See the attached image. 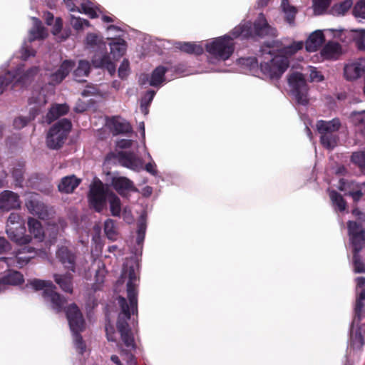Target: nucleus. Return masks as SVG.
I'll use <instances>...</instances> for the list:
<instances>
[{
    "label": "nucleus",
    "mask_w": 365,
    "mask_h": 365,
    "mask_svg": "<svg viewBox=\"0 0 365 365\" xmlns=\"http://www.w3.org/2000/svg\"><path fill=\"white\" fill-rule=\"evenodd\" d=\"M39 69L37 66H33L25 71L24 65H19L15 71H9L4 75L0 74V94L3 93L6 86L11 83H20L26 84L30 82L38 73Z\"/></svg>",
    "instance_id": "6e6552de"
},
{
    "label": "nucleus",
    "mask_w": 365,
    "mask_h": 365,
    "mask_svg": "<svg viewBox=\"0 0 365 365\" xmlns=\"http://www.w3.org/2000/svg\"><path fill=\"white\" fill-rule=\"evenodd\" d=\"M326 30L327 29L324 31L316 30L309 35V38L305 42V48L307 51H316L322 46V44L325 41V36L323 34L324 31L326 33L332 34L333 35L335 34V32H329Z\"/></svg>",
    "instance_id": "a878e982"
},
{
    "label": "nucleus",
    "mask_w": 365,
    "mask_h": 365,
    "mask_svg": "<svg viewBox=\"0 0 365 365\" xmlns=\"http://www.w3.org/2000/svg\"><path fill=\"white\" fill-rule=\"evenodd\" d=\"M112 192L107 185L101 180H95L90 186L88 195V202L96 212H101L107 207V202Z\"/></svg>",
    "instance_id": "9d476101"
},
{
    "label": "nucleus",
    "mask_w": 365,
    "mask_h": 365,
    "mask_svg": "<svg viewBox=\"0 0 365 365\" xmlns=\"http://www.w3.org/2000/svg\"><path fill=\"white\" fill-rule=\"evenodd\" d=\"M71 128V123L67 119H62L54 124L47 135L48 147L51 149H57L62 146Z\"/></svg>",
    "instance_id": "ddd939ff"
},
{
    "label": "nucleus",
    "mask_w": 365,
    "mask_h": 365,
    "mask_svg": "<svg viewBox=\"0 0 365 365\" xmlns=\"http://www.w3.org/2000/svg\"><path fill=\"white\" fill-rule=\"evenodd\" d=\"M19 196L12 191L4 190L0 194V210L9 211L20 207Z\"/></svg>",
    "instance_id": "b1692460"
},
{
    "label": "nucleus",
    "mask_w": 365,
    "mask_h": 365,
    "mask_svg": "<svg viewBox=\"0 0 365 365\" xmlns=\"http://www.w3.org/2000/svg\"><path fill=\"white\" fill-rule=\"evenodd\" d=\"M356 284L358 288H361L359 296L356 299V304L355 307L356 315L360 318L362 309L364 307L363 301L365 299V277H359L356 279Z\"/></svg>",
    "instance_id": "e433bc0d"
},
{
    "label": "nucleus",
    "mask_w": 365,
    "mask_h": 365,
    "mask_svg": "<svg viewBox=\"0 0 365 365\" xmlns=\"http://www.w3.org/2000/svg\"><path fill=\"white\" fill-rule=\"evenodd\" d=\"M107 38L111 41L114 39L120 38V37L123 34V31L120 26L116 25H110L106 28Z\"/></svg>",
    "instance_id": "603ef678"
},
{
    "label": "nucleus",
    "mask_w": 365,
    "mask_h": 365,
    "mask_svg": "<svg viewBox=\"0 0 365 365\" xmlns=\"http://www.w3.org/2000/svg\"><path fill=\"white\" fill-rule=\"evenodd\" d=\"M329 4V0H313V9L314 14H322L327 10Z\"/></svg>",
    "instance_id": "864d4df0"
},
{
    "label": "nucleus",
    "mask_w": 365,
    "mask_h": 365,
    "mask_svg": "<svg viewBox=\"0 0 365 365\" xmlns=\"http://www.w3.org/2000/svg\"><path fill=\"white\" fill-rule=\"evenodd\" d=\"M351 160L365 171V151L354 153L351 155Z\"/></svg>",
    "instance_id": "5fc2aeb1"
},
{
    "label": "nucleus",
    "mask_w": 365,
    "mask_h": 365,
    "mask_svg": "<svg viewBox=\"0 0 365 365\" xmlns=\"http://www.w3.org/2000/svg\"><path fill=\"white\" fill-rule=\"evenodd\" d=\"M24 282L23 275L16 271L9 272L7 274L0 277V285L4 291L9 286L18 285Z\"/></svg>",
    "instance_id": "473e14b6"
},
{
    "label": "nucleus",
    "mask_w": 365,
    "mask_h": 365,
    "mask_svg": "<svg viewBox=\"0 0 365 365\" xmlns=\"http://www.w3.org/2000/svg\"><path fill=\"white\" fill-rule=\"evenodd\" d=\"M129 62L127 59H124L118 68V76L120 78L123 79L129 75Z\"/></svg>",
    "instance_id": "13d9d810"
},
{
    "label": "nucleus",
    "mask_w": 365,
    "mask_h": 365,
    "mask_svg": "<svg viewBox=\"0 0 365 365\" xmlns=\"http://www.w3.org/2000/svg\"><path fill=\"white\" fill-rule=\"evenodd\" d=\"M348 232L354 252L353 257L354 270L356 273L365 272V266L358 255V252L361 250L365 245V230H363L356 222L349 221Z\"/></svg>",
    "instance_id": "423d86ee"
},
{
    "label": "nucleus",
    "mask_w": 365,
    "mask_h": 365,
    "mask_svg": "<svg viewBox=\"0 0 365 365\" xmlns=\"http://www.w3.org/2000/svg\"><path fill=\"white\" fill-rule=\"evenodd\" d=\"M106 336L108 341H114L116 340L115 332L113 327L111 325H106Z\"/></svg>",
    "instance_id": "0e129e2a"
},
{
    "label": "nucleus",
    "mask_w": 365,
    "mask_h": 365,
    "mask_svg": "<svg viewBox=\"0 0 365 365\" xmlns=\"http://www.w3.org/2000/svg\"><path fill=\"white\" fill-rule=\"evenodd\" d=\"M239 63L246 66L254 76L274 80L282 76L289 67V61L276 52L274 44H267L262 46L259 60L248 57L239 59Z\"/></svg>",
    "instance_id": "7ed1b4c3"
},
{
    "label": "nucleus",
    "mask_w": 365,
    "mask_h": 365,
    "mask_svg": "<svg viewBox=\"0 0 365 365\" xmlns=\"http://www.w3.org/2000/svg\"><path fill=\"white\" fill-rule=\"evenodd\" d=\"M326 31L329 32H335L334 37L339 38L341 41H345V39L342 37L343 35L345 36L346 35H349L351 38H353L358 49L360 51H365V29L349 31L344 29H329Z\"/></svg>",
    "instance_id": "6ab92c4d"
},
{
    "label": "nucleus",
    "mask_w": 365,
    "mask_h": 365,
    "mask_svg": "<svg viewBox=\"0 0 365 365\" xmlns=\"http://www.w3.org/2000/svg\"><path fill=\"white\" fill-rule=\"evenodd\" d=\"M28 231L31 240L34 239L37 242H42L44 239L45 234L43 227L39 221L33 217H29L27 221ZM22 235H26L24 232Z\"/></svg>",
    "instance_id": "cd10ccee"
},
{
    "label": "nucleus",
    "mask_w": 365,
    "mask_h": 365,
    "mask_svg": "<svg viewBox=\"0 0 365 365\" xmlns=\"http://www.w3.org/2000/svg\"><path fill=\"white\" fill-rule=\"evenodd\" d=\"M32 21L33 28L29 32V40L25 41L21 48V55L24 60L35 56L36 51L30 46L29 43L36 39H43L47 36V32L42 26L41 22L36 18H32Z\"/></svg>",
    "instance_id": "f3484780"
},
{
    "label": "nucleus",
    "mask_w": 365,
    "mask_h": 365,
    "mask_svg": "<svg viewBox=\"0 0 365 365\" xmlns=\"http://www.w3.org/2000/svg\"><path fill=\"white\" fill-rule=\"evenodd\" d=\"M365 73V58L347 61L344 66V76L347 81H355Z\"/></svg>",
    "instance_id": "a211bd4d"
},
{
    "label": "nucleus",
    "mask_w": 365,
    "mask_h": 365,
    "mask_svg": "<svg viewBox=\"0 0 365 365\" xmlns=\"http://www.w3.org/2000/svg\"><path fill=\"white\" fill-rule=\"evenodd\" d=\"M98 269L96 272V280L98 284H101L103 282V279L106 276V271L105 269V264L101 261L96 262Z\"/></svg>",
    "instance_id": "4d7b16f0"
},
{
    "label": "nucleus",
    "mask_w": 365,
    "mask_h": 365,
    "mask_svg": "<svg viewBox=\"0 0 365 365\" xmlns=\"http://www.w3.org/2000/svg\"><path fill=\"white\" fill-rule=\"evenodd\" d=\"M119 155L120 163L123 166L136 172L143 169V160L134 153L122 152Z\"/></svg>",
    "instance_id": "393cba45"
},
{
    "label": "nucleus",
    "mask_w": 365,
    "mask_h": 365,
    "mask_svg": "<svg viewBox=\"0 0 365 365\" xmlns=\"http://www.w3.org/2000/svg\"><path fill=\"white\" fill-rule=\"evenodd\" d=\"M63 3L71 12L83 13L91 19L101 18L105 23H113L116 20L114 16L105 14L100 6L90 0H63Z\"/></svg>",
    "instance_id": "20e7f679"
},
{
    "label": "nucleus",
    "mask_w": 365,
    "mask_h": 365,
    "mask_svg": "<svg viewBox=\"0 0 365 365\" xmlns=\"http://www.w3.org/2000/svg\"><path fill=\"white\" fill-rule=\"evenodd\" d=\"M155 92L154 91H148L141 99L140 110L144 115L148 113V106L152 102Z\"/></svg>",
    "instance_id": "3c124183"
},
{
    "label": "nucleus",
    "mask_w": 365,
    "mask_h": 365,
    "mask_svg": "<svg viewBox=\"0 0 365 365\" xmlns=\"http://www.w3.org/2000/svg\"><path fill=\"white\" fill-rule=\"evenodd\" d=\"M110 54L113 60L117 61L122 57L127 49V44L123 38H118L111 41L109 43Z\"/></svg>",
    "instance_id": "2f4dec72"
},
{
    "label": "nucleus",
    "mask_w": 365,
    "mask_h": 365,
    "mask_svg": "<svg viewBox=\"0 0 365 365\" xmlns=\"http://www.w3.org/2000/svg\"><path fill=\"white\" fill-rule=\"evenodd\" d=\"M104 232L107 237L110 240H117V232L115 222L111 219H108L104 223Z\"/></svg>",
    "instance_id": "8fccbe9b"
},
{
    "label": "nucleus",
    "mask_w": 365,
    "mask_h": 365,
    "mask_svg": "<svg viewBox=\"0 0 365 365\" xmlns=\"http://www.w3.org/2000/svg\"><path fill=\"white\" fill-rule=\"evenodd\" d=\"M108 196L109 197L107 203L109 204L111 215L114 217H120L122 211L120 198L113 192H112Z\"/></svg>",
    "instance_id": "a19ab883"
},
{
    "label": "nucleus",
    "mask_w": 365,
    "mask_h": 365,
    "mask_svg": "<svg viewBox=\"0 0 365 365\" xmlns=\"http://www.w3.org/2000/svg\"><path fill=\"white\" fill-rule=\"evenodd\" d=\"M54 280L60 288L66 292L71 293L73 292V276L71 274L53 275Z\"/></svg>",
    "instance_id": "72a5a7b5"
},
{
    "label": "nucleus",
    "mask_w": 365,
    "mask_h": 365,
    "mask_svg": "<svg viewBox=\"0 0 365 365\" xmlns=\"http://www.w3.org/2000/svg\"><path fill=\"white\" fill-rule=\"evenodd\" d=\"M24 220L18 213L10 214L7 222L6 232L9 238L19 245H26L31 242L29 235H22L24 232Z\"/></svg>",
    "instance_id": "1a4fd4ad"
},
{
    "label": "nucleus",
    "mask_w": 365,
    "mask_h": 365,
    "mask_svg": "<svg viewBox=\"0 0 365 365\" xmlns=\"http://www.w3.org/2000/svg\"><path fill=\"white\" fill-rule=\"evenodd\" d=\"M94 229V231L96 234V236L95 237H93V240H95L96 242V247L97 249H99L101 250V240H100V237H99V235H100V232H101V227L99 225H96L93 227Z\"/></svg>",
    "instance_id": "774afa93"
},
{
    "label": "nucleus",
    "mask_w": 365,
    "mask_h": 365,
    "mask_svg": "<svg viewBox=\"0 0 365 365\" xmlns=\"http://www.w3.org/2000/svg\"><path fill=\"white\" fill-rule=\"evenodd\" d=\"M70 24L76 31H82L90 26L88 21L81 17H76L73 14L70 15Z\"/></svg>",
    "instance_id": "de8ad7c7"
},
{
    "label": "nucleus",
    "mask_w": 365,
    "mask_h": 365,
    "mask_svg": "<svg viewBox=\"0 0 365 365\" xmlns=\"http://www.w3.org/2000/svg\"><path fill=\"white\" fill-rule=\"evenodd\" d=\"M68 324L72 332L76 349L81 354L86 351V345L80 333L85 329V320L76 304L70 305L66 311Z\"/></svg>",
    "instance_id": "39448f33"
},
{
    "label": "nucleus",
    "mask_w": 365,
    "mask_h": 365,
    "mask_svg": "<svg viewBox=\"0 0 365 365\" xmlns=\"http://www.w3.org/2000/svg\"><path fill=\"white\" fill-rule=\"evenodd\" d=\"M99 94L98 89L93 86H87L82 92V96L85 97L98 96Z\"/></svg>",
    "instance_id": "e2e57ef3"
},
{
    "label": "nucleus",
    "mask_w": 365,
    "mask_h": 365,
    "mask_svg": "<svg viewBox=\"0 0 365 365\" xmlns=\"http://www.w3.org/2000/svg\"><path fill=\"white\" fill-rule=\"evenodd\" d=\"M340 125L341 123L338 119L317 122V129L321 135V143L325 148L332 150L337 145L339 138L335 133L339 129Z\"/></svg>",
    "instance_id": "9b49d317"
},
{
    "label": "nucleus",
    "mask_w": 365,
    "mask_h": 365,
    "mask_svg": "<svg viewBox=\"0 0 365 365\" xmlns=\"http://www.w3.org/2000/svg\"><path fill=\"white\" fill-rule=\"evenodd\" d=\"M62 19L61 18H56L52 29L53 34L56 35L58 32H60L62 29Z\"/></svg>",
    "instance_id": "338daca9"
},
{
    "label": "nucleus",
    "mask_w": 365,
    "mask_h": 365,
    "mask_svg": "<svg viewBox=\"0 0 365 365\" xmlns=\"http://www.w3.org/2000/svg\"><path fill=\"white\" fill-rule=\"evenodd\" d=\"M122 215H123V220L127 223L130 224L133 222L134 218L131 213V210L128 206H125L123 207Z\"/></svg>",
    "instance_id": "680f3d73"
},
{
    "label": "nucleus",
    "mask_w": 365,
    "mask_h": 365,
    "mask_svg": "<svg viewBox=\"0 0 365 365\" xmlns=\"http://www.w3.org/2000/svg\"><path fill=\"white\" fill-rule=\"evenodd\" d=\"M127 280V300L122 297H118V304L120 307V312L118 314L117 327L120 334L122 341L129 349L135 348L134 339L130 332V326H135L137 323L132 316L138 314V264L134 259H128L123 264L120 279L117 282V287L123 284Z\"/></svg>",
    "instance_id": "f03ea898"
},
{
    "label": "nucleus",
    "mask_w": 365,
    "mask_h": 365,
    "mask_svg": "<svg viewBox=\"0 0 365 365\" xmlns=\"http://www.w3.org/2000/svg\"><path fill=\"white\" fill-rule=\"evenodd\" d=\"M107 125L114 134L127 133L131 131L129 123L120 117H113L108 120Z\"/></svg>",
    "instance_id": "c85d7f7f"
},
{
    "label": "nucleus",
    "mask_w": 365,
    "mask_h": 365,
    "mask_svg": "<svg viewBox=\"0 0 365 365\" xmlns=\"http://www.w3.org/2000/svg\"><path fill=\"white\" fill-rule=\"evenodd\" d=\"M110 184L120 195H124L127 192L137 191L133 182L125 177L116 175H113Z\"/></svg>",
    "instance_id": "5701e85b"
},
{
    "label": "nucleus",
    "mask_w": 365,
    "mask_h": 365,
    "mask_svg": "<svg viewBox=\"0 0 365 365\" xmlns=\"http://www.w3.org/2000/svg\"><path fill=\"white\" fill-rule=\"evenodd\" d=\"M341 53V46L339 43L329 41L322 48L321 54L325 59L336 58Z\"/></svg>",
    "instance_id": "c9c22d12"
},
{
    "label": "nucleus",
    "mask_w": 365,
    "mask_h": 365,
    "mask_svg": "<svg viewBox=\"0 0 365 365\" xmlns=\"http://www.w3.org/2000/svg\"><path fill=\"white\" fill-rule=\"evenodd\" d=\"M304 46L303 41H294L289 46H284L282 48L278 49L275 47L276 52L279 55H282L283 58H287L289 61V58L294 55L299 50L302 49Z\"/></svg>",
    "instance_id": "f704fd0d"
},
{
    "label": "nucleus",
    "mask_w": 365,
    "mask_h": 365,
    "mask_svg": "<svg viewBox=\"0 0 365 365\" xmlns=\"http://www.w3.org/2000/svg\"><path fill=\"white\" fill-rule=\"evenodd\" d=\"M353 14L356 18L365 19V0L359 1L353 9Z\"/></svg>",
    "instance_id": "6e6d98bb"
},
{
    "label": "nucleus",
    "mask_w": 365,
    "mask_h": 365,
    "mask_svg": "<svg viewBox=\"0 0 365 365\" xmlns=\"http://www.w3.org/2000/svg\"><path fill=\"white\" fill-rule=\"evenodd\" d=\"M80 182L81 180L73 175L63 177L58 185V190L61 192L71 193Z\"/></svg>",
    "instance_id": "7c9ffc66"
},
{
    "label": "nucleus",
    "mask_w": 365,
    "mask_h": 365,
    "mask_svg": "<svg viewBox=\"0 0 365 365\" xmlns=\"http://www.w3.org/2000/svg\"><path fill=\"white\" fill-rule=\"evenodd\" d=\"M92 63L96 68L107 69L110 75L115 72V65L106 53H96L92 58Z\"/></svg>",
    "instance_id": "bb28decb"
},
{
    "label": "nucleus",
    "mask_w": 365,
    "mask_h": 365,
    "mask_svg": "<svg viewBox=\"0 0 365 365\" xmlns=\"http://www.w3.org/2000/svg\"><path fill=\"white\" fill-rule=\"evenodd\" d=\"M353 5L352 0H344L342 2L334 4L330 9V14L339 16L345 15Z\"/></svg>",
    "instance_id": "ea45409f"
},
{
    "label": "nucleus",
    "mask_w": 365,
    "mask_h": 365,
    "mask_svg": "<svg viewBox=\"0 0 365 365\" xmlns=\"http://www.w3.org/2000/svg\"><path fill=\"white\" fill-rule=\"evenodd\" d=\"M282 11L285 14V19L290 25L294 24L297 9L294 6L290 5L288 0H282L281 4Z\"/></svg>",
    "instance_id": "37998d69"
},
{
    "label": "nucleus",
    "mask_w": 365,
    "mask_h": 365,
    "mask_svg": "<svg viewBox=\"0 0 365 365\" xmlns=\"http://www.w3.org/2000/svg\"><path fill=\"white\" fill-rule=\"evenodd\" d=\"M68 111V106L66 104H56L53 106L47 114L48 123L52 122L58 117L65 115Z\"/></svg>",
    "instance_id": "4c0bfd02"
},
{
    "label": "nucleus",
    "mask_w": 365,
    "mask_h": 365,
    "mask_svg": "<svg viewBox=\"0 0 365 365\" xmlns=\"http://www.w3.org/2000/svg\"><path fill=\"white\" fill-rule=\"evenodd\" d=\"M146 231V215L145 213H143L138 222V236H137V242L138 244H141L145 238Z\"/></svg>",
    "instance_id": "09e8293b"
},
{
    "label": "nucleus",
    "mask_w": 365,
    "mask_h": 365,
    "mask_svg": "<svg viewBox=\"0 0 365 365\" xmlns=\"http://www.w3.org/2000/svg\"><path fill=\"white\" fill-rule=\"evenodd\" d=\"M277 35V29L267 23L263 14H259L253 26L250 21H244L230 34L208 41L205 45L210 55L208 63L217 65L229 59L235 50V38L266 36L274 37Z\"/></svg>",
    "instance_id": "f257e3e1"
},
{
    "label": "nucleus",
    "mask_w": 365,
    "mask_h": 365,
    "mask_svg": "<svg viewBox=\"0 0 365 365\" xmlns=\"http://www.w3.org/2000/svg\"><path fill=\"white\" fill-rule=\"evenodd\" d=\"M364 345V339L359 328L351 327L350 333V346L354 349H360Z\"/></svg>",
    "instance_id": "79ce46f5"
},
{
    "label": "nucleus",
    "mask_w": 365,
    "mask_h": 365,
    "mask_svg": "<svg viewBox=\"0 0 365 365\" xmlns=\"http://www.w3.org/2000/svg\"><path fill=\"white\" fill-rule=\"evenodd\" d=\"M46 102L47 99L44 89H41V91L35 89L29 98V106H31L30 109L35 110V113H32L29 118L21 116L16 118L14 120V127L17 129L24 128L29 120L35 118L38 110L43 106Z\"/></svg>",
    "instance_id": "2eb2a0df"
},
{
    "label": "nucleus",
    "mask_w": 365,
    "mask_h": 365,
    "mask_svg": "<svg viewBox=\"0 0 365 365\" xmlns=\"http://www.w3.org/2000/svg\"><path fill=\"white\" fill-rule=\"evenodd\" d=\"M349 118L351 123L359 129L365 128V110L361 111H353L350 113Z\"/></svg>",
    "instance_id": "c03bdc74"
},
{
    "label": "nucleus",
    "mask_w": 365,
    "mask_h": 365,
    "mask_svg": "<svg viewBox=\"0 0 365 365\" xmlns=\"http://www.w3.org/2000/svg\"><path fill=\"white\" fill-rule=\"evenodd\" d=\"M9 248V243L4 238L0 237V254ZM37 251L29 246H26L16 252L14 258L0 257V262H5L8 266H16L22 267L26 265L29 261L37 255Z\"/></svg>",
    "instance_id": "f8f14e48"
},
{
    "label": "nucleus",
    "mask_w": 365,
    "mask_h": 365,
    "mask_svg": "<svg viewBox=\"0 0 365 365\" xmlns=\"http://www.w3.org/2000/svg\"><path fill=\"white\" fill-rule=\"evenodd\" d=\"M133 144V140L129 139H120L117 141L116 145L119 148H128Z\"/></svg>",
    "instance_id": "69168bd1"
},
{
    "label": "nucleus",
    "mask_w": 365,
    "mask_h": 365,
    "mask_svg": "<svg viewBox=\"0 0 365 365\" xmlns=\"http://www.w3.org/2000/svg\"><path fill=\"white\" fill-rule=\"evenodd\" d=\"M329 197L335 210L341 212L345 210L346 204L340 194L332 190L329 192Z\"/></svg>",
    "instance_id": "49530a36"
},
{
    "label": "nucleus",
    "mask_w": 365,
    "mask_h": 365,
    "mask_svg": "<svg viewBox=\"0 0 365 365\" xmlns=\"http://www.w3.org/2000/svg\"><path fill=\"white\" fill-rule=\"evenodd\" d=\"M309 72L311 81L320 82L324 80L323 75L319 71H318L316 68L309 67Z\"/></svg>",
    "instance_id": "bf43d9fd"
},
{
    "label": "nucleus",
    "mask_w": 365,
    "mask_h": 365,
    "mask_svg": "<svg viewBox=\"0 0 365 365\" xmlns=\"http://www.w3.org/2000/svg\"><path fill=\"white\" fill-rule=\"evenodd\" d=\"M148 155L149 157V158H150V161L148 162L145 166V170L149 173L150 174H151L153 176H158V170H157V165L155 164V163L152 160L151 158V156L149 153H148Z\"/></svg>",
    "instance_id": "052dcab7"
},
{
    "label": "nucleus",
    "mask_w": 365,
    "mask_h": 365,
    "mask_svg": "<svg viewBox=\"0 0 365 365\" xmlns=\"http://www.w3.org/2000/svg\"><path fill=\"white\" fill-rule=\"evenodd\" d=\"M30 285L36 290H43V297L45 302L56 312H60L66 303V299L62 297L55 289L56 287L50 281L33 279Z\"/></svg>",
    "instance_id": "0eeeda50"
},
{
    "label": "nucleus",
    "mask_w": 365,
    "mask_h": 365,
    "mask_svg": "<svg viewBox=\"0 0 365 365\" xmlns=\"http://www.w3.org/2000/svg\"><path fill=\"white\" fill-rule=\"evenodd\" d=\"M26 207L29 212L41 220H48L54 214L53 207L45 205L38 194L29 193L26 199Z\"/></svg>",
    "instance_id": "dca6fc26"
},
{
    "label": "nucleus",
    "mask_w": 365,
    "mask_h": 365,
    "mask_svg": "<svg viewBox=\"0 0 365 365\" xmlns=\"http://www.w3.org/2000/svg\"><path fill=\"white\" fill-rule=\"evenodd\" d=\"M288 83L291 93L297 103L306 106L309 102L308 86L304 75L294 72L289 75Z\"/></svg>",
    "instance_id": "4468645a"
},
{
    "label": "nucleus",
    "mask_w": 365,
    "mask_h": 365,
    "mask_svg": "<svg viewBox=\"0 0 365 365\" xmlns=\"http://www.w3.org/2000/svg\"><path fill=\"white\" fill-rule=\"evenodd\" d=\"M85 46L93 51H98L106 48V43L103 37L95 33L87 34L84 40Z\"/></svg>",
    "instance_id": "c756f323"
},
{
    "label": "nucleus",
    "mask_w": 365,
    "mask_h": 365,
    "mask_svg": "<svg viewBox=\"0 0 365 365\" xmlns=\"http://www.w3.org/2000/svg\"><path fill=\"white\" fill-rule=\"evenodd\" d=\"M56 257L64 268L76 272V256L66 246L59 247Z\"/></svg>",
    "instance_id": "4be33fe9"
},
{
    "label": "nucleus",
    "mask_w": 365,
    "mask_h": 365,
    "mask_svg": "<svg viewBox=\"0 0 365 365\" xmlns=\"http://www.w3.org/2000/svg\"><path fill=\"white\" fill-rule=\"evenodd\" d=\"M167 68L164 66H158L153 70L150 76L142 74L139 78V82L142 85L148 83L150 86L160 87L165 82V74Z\"/></svg>",
    "instance_id": "aec40b11"
},
{
    "label": "nucleus",
    "mask_w": 365,
    "mask_h": 365,
    "mask_svg": "<svg viewBox=\"0 0 365 365\" xmlns=\"http://www.w3.org/2000/svg\"><path fill=\"white\" fill-rule=\"evenodd\" d=\"M176 47L180 50L188 53H195L197 55L203 53V46L200 44L189 42H179L177 43Z\"/></svg>",
    "instance_id": "58836bf2"
},
{
    "label": "nucleus",
    "mask_w": 365,
    "mask_h": 365,
    "mask_svg": "<svg viewBox=\"0 0 365 365\" xmlns=\"http://www.w3.org/2000/svg\"><path fill=\"white\" fill-rule=\"evenodd\" d=\"M73 66L74 63L72 61L66 60L54 72H50V69L46 68L45 75L48 76V83L52 85L60 83L68 75Z\"/></svg>",
    "instance_id": "412c9836"
},
{
    "label": "nucleus",
    "mask_w": 365,
    "mask_h": 365,
    "mask_svg": "<svg viewBox=\"0 0 365 365\" xmlns=\"http://www.w3.org/2000/svg\"><path fill=\"white\" fill-rule=\"evenodd\" d=\"M90 71V64L87 61H79L77 68L74 71L76 81H81V78L87 76Z\"/></svg>",
    "instance_id": "a18cd8bd"
}]
</instances>
